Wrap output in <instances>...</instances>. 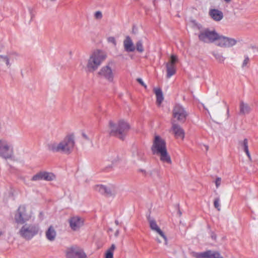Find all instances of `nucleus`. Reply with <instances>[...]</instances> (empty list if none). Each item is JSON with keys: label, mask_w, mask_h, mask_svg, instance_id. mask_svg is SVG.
Wrapping results in <instances>:
<instances>
[{"label": "nucleus", "mask_w": 258, "mask_h": 258, "mask_svg": "<svg viewBox=\"0 0 258 258\" xmlns=\"http://www.w3.org/2000/svg\"><path fill=\"white\" fill-rule=\"evenodd\" d=\"M75 137L73 134L67 135L60 142H53L48 145V149L53 152L70 154L75 146Z\"/></svg>", "instance_id": "f257e3e1"}, {"label": "nucleus", "mask_w": 258, "mask_h": 258, "mask_svg": "<svg viewBox=\"0 0 258 258\" xmlns=\"http://www.w3.org/2000/svg\"><path fill=\"white\" fill-rule=\"evenodd\" d=\"M151 150L153 154L159 156L162 162L171 164V159L167 152L165 141L159 136L155 137Z\"/></svg>", "instance_id": "f03ea898"}, {"label": "nucleus", "mask_w": 258, "mask_h": 258, "mask_svg": "<svg viewBox=\"0 0 258 258\" xmlns=\"http://www.w3.org/2000/svg\"><path fill=\"white\" fill-rule=\"evenodd\" d=\"M107 57L106 53L100 49L93 51L90 55L84 67L86 72H94L100 66Z\"/></svg>", "instance_id": "7ed1b4c3"}, {"label": "nucleus", "mask_w": 258, "mask_h": 258, "mask_svg": "<svg viewBox=\"0 0 258 258\" xmlns=\"http://www.w3.org/2000/svg\"><path fill=\"white\" fill-rule=\"evenodd\" d=\"M108 128V132L111 136H115L123 140L130 129V125L123 119L119 120L117 123L110 120Z\"/></svg>", "instance_id": "20e7f679"}, {"label": "nucleus", "mask_w": 258, "mask_h": 258, "mask_svg": "<svg viewBox=\"0 0 258 258\" xmlns=\"http://www.w3.org/2000/svg\"><path fill=\"white\" fill-rule=\"evenodd\" d=\"M32 211L25 205H22L20 206L16 211L14 220L17 224L22 225L29 221L32 217Z\"/></svg>", "instance_id": "39448f33"}, {"label": "nucleus", "mask_w": 258, "mask_h": 258, "mask_svg": "<svg viewBox=\"0 0 258 258\" xmlns=\"http://www.w3.org/2000/svg\"><path fill=\"white\" fill-rule=\"evenodd\" d=\"M115 73V65L113 61H108L98 72V75L108 82H114Z\"/></svg>", "instance_id": "423d86ee"}, {"label": "nucleus", "mask_w": 258, "mask_h": 258, "mask_svg": "<svg viewBox=\"0 0 258 258\" xmlns=\"http://www.w3.org/2000/svg\"><path fill=\"white\" fill-rule=\"evenodd\" d=\"M39 231V226L35 223H25L19 230V234L26 240H30L38 234Z\"/></svg>", "instance_id": "0eeeda50"}, {"label": "nucleus", "mask_w": 258, "mask_h": 258, "mask_svg": "<svg viewBox=\"0 0 258 258\" xmlns=\"http://www.w3.org/2000/svg\"><path fill=\"white\" fill-rule=\"evenodd\" d=\"M14 153L12 145L6 140L0 139V156L5 159L11 158Z\"/></svg>", "instance_id": "6e6552de"}, {"label": "nucleus", "mask_w": 258, "mask_h": 258, "mask_svg": "<svg viewBox=\"0 0 258 258\" xmlns=\"http://www.w3.org/2000/svg\"><path fill=\"white\" fill-rule=\"evenodd\" d=\"M218 34L214 30L205 29L201 31L199 34V39L204 43H209L216 42Z\"/></svg>", "instance_id": "1a4fd4ad"}, {"label": "nucleus", "mask_w": 258, "mask_h": 258, "mask_svg": "<svg viewBox=\"0 0 258 258\" xmlns=\"http://www.w3.org/2000/svg\"><path fill=\"white\" fill-rule=\"evenodd\" d=\"M173 117L180 122L185 121L187 113L185 109L180 104H176L173 109Z\"/></svg>", "instance_id": "9d476101"}, {"label": "nucleus", "mask_w": 258, "mask_h": 258, "mask_svg": "<svg viewBox=\"0 0 258 258\" xmlns=\"http://www.w3.org/2000/svg\"><path fill=\"white\" fill-rule=\"evenodd\" d=\"M67 258H88L84 250L78 246L68 248L66 251Z\"/></svg>", "instance_id": "9b49d317"}, {"label": "nucleus", "mask_w": 258, "mask_h": 258, "mask_svg": "<svg viewBox=\"0 0 258 258\" xmlns=\"http://www.w3.org/2000/svg\"><path fill=\"white\" fill-rule=\"evenodd\" d=\"M237 40L234 38L220 35L218 34L216 44L221 47H230L235 45Z\"/></svg>", "instance_id": "f8f14e48"}, {"label": "nucleus", "mask_w": 258, "mask_h": 258, "mask_svg": "<svg viewBox=\"0 0 258 258\" xmlns=\"http://www.w3.org/2000/svg\"><path fill=\"white\" fill-rule=\"evenodd\" d=\"M55 179V175L46 171H40L33 175L31 178L32 181H36L41 180L46 181H52Z\"/></svg>", "instance_id": "ddd939ff"}, {"label": "nucleus", "mask_w": 258, "mask_h": 258, "mask_svg": "<svg viewBox=\"0 0 258 258\" xmlns=\"http://www.w3.org/2000/svg\"><path fill=\"white\" fill-rule=\"evenodd\" d=\"M178 61L177 56L172 54L171 55L170 60L166 64V70H167V77L168 78H170L176 73L175 69V63Z\"/></svg>", "instance_id": "4468645a"}, {"label": "nucleus", "mask_w": 258, "mask_h": 258, "mask_svg": "<svg viewBox=\"0 0 258 258\" xmlns=\"http://www.w3.org/2000/svg\"><path fill=\"white\" fill-rule=\"evenodd\" d=\"M95 190L101 194L107 196L114 195L117 192L116 187L112 185L109 186L98 185L95 186Z\"/></svg>", "instance_id": "2eb2a0df"}, {"label": "nucleus", "mask_w": 258, "mask_h": 258, "mask_svg": "<svg viewBox=\"0 0 258 258\" xmlns=\"http://www.w3.org/2000/svg\"><path fill=\"white\" fill-rule=\"evenodd\" d=\"M18 56L16 52L8 53L6 55L0 54V65L5 64L8 69H10L12 66V62Z\"/></svg>", "instance_id": "dca6fc26"}, {"label": "nucleus", "mask_w": 258, "mask_h": 258, "mask_svg": "<svg viewBox=\"0 0 258 258\" xmlns=\"http://www.w3.org/2000/svg\"><path fill=\"white\" fill-rule=\"evenodd\" d=\"M171 124V131L174 134L175 137L177 139L180 138L183 140L185 135L183 129L178 124L176 123L175 120H172Z\"/></svg>", "instance_id": "f3484780"}, {"label": "nucleus", "mask_w": 258, "mask_h": 258, "mask_svg": "<svg viewBox=\"0 0 258 258\" xmlns=\"http://www.w3.org/2000/svg\"><path fill=\"white\" fill-rule=\"evenodd\" d=\"M70 226L74 231L79 230L84 224L83 219L79 216H74L69 219Z\"/></svg>", "instance_id": "a211bd4d"}, {"label": "nucleus", "mask_w": 258, "mask_h": 258, "mask_svg": "<svg viewBox=\"0 0 258 258\" xmlns=\"http://www.w3.org/2000/svg\"><path fill=\"white\" fill-rule=\"evenodd\" d=\"M150 224V227L153 230L157 232L164 240L165 245H167L168 244L167 238L164 233L161 230L159 227L157 225L156 221L154 219H149Z\"/></svg>", "instance_id": "6ab92c4d"}, {"label": "nucleus", "mask_w": 258, "mask_h": 258, "mask_svg": "<svg viewBox=\"0 0 258 258\" xmlns=\"http://www.w3.org/2000/svg\"><path fill=\"white\" fill-rule=\"evenodd\" d=\"M132 157L134 162L143 161L145 160L144 151L139 148H136L133 150Z\"/></svg>", "instance_id": "aec40b11"}, {"label": "nucleus", "mask_w": 258, "mask_h": 258, "mask_svg": "<svg viewBox=\"0 0 258 258\" xmlns=\"http://www.w3.org/2000/svg\"><path fill=\"white\" fill-rule=\"evenodd\" d=\"M123 46L126 52H133L135 50V46L130 36H126L123 41Z\"/></svg>", "instance_id": "412c9836"}, {"label": "nucleus", "mask_w": 258, "mask_h": 258, "mask_svg": "<svg viewBox=\"0 0 258 258\" xmlns=\"http://www.w3.org/2000/svg\"><path fill=\"white\" fill-rule=\"evenodd\" d=\"M45 236L48 240L49 241H53L56 236V232L54 228L52 226L49 227L45 232Z\"/></svg>", "instance_id": "4be33fe9"}, {"label": "nucleus", "mask_w": 258, "mask_h": 258, "mask_svg": "<svg viewBox=\"0 0 258 258\" xmlns=\"http://www.w3.org/2000/svg\"><path fill=\"white\" fill-rule=\"evenodd\" d=\"M107 159L113 164L116 163L121 160L120 157L115 151H110L107 154Z\"/></svg>", "instance_id": "5701e85b"}, {"label": "nucleus", "mask_w": 258, "mask_h": 258, "mask_svg": "<svg viewBox=\"0 0 258 258\" xmlns=\"http://www.w3.org/2000/svg\"><path fill=\"white\" fill-rule=\"evenodd\" d=\"M210 16L211 18L216 21H219L222 19L223 17V13L217 9H213L209 12Z\"/></svg>", "instance_id": "b1692460"}, {"label": "nucleus", "mask_w": 258, "mask_h": 258, "mask_svg": "<svg viewBox=\"0 0 258 258\" xmlns=\"http://www.w3.org/2000/svg\"><path fill=\"white\" fill-rule=\"evenodd\" d=\"M240 113L241 114H248L251 111L250 106L247 103L241 101L240 103Z\"/></svg>", "instance_id": "393cba45"}, {"label": "nucleus", "mask_w": 258, "mask_h": 258, "mask_svg": "<svg viewBox=\"0 0 258 258\" xmlns=\"http://www.w3.org/2000/svg\"><path fill=\"white\" fill-rule=\"evenodd\" d=\"M154 93L156 96V102L158 105H160L164 99L162 91L160 88H154Z\"/></svg>", "instance_id": "a878e982"}, {"label": "nucleus", "mask_w": 258, "mask_h": 258, "mask_svg": "<svg viewBox=\"0 0 258 258\" xmlns=\"http://www.w3.org/2000/svg\"><path fill=\"white\" fill-rule=\"evenodd\" d=\"M146 176H149L153 179L160 178L159 172L156 169H153L148 171Z\"/></svg>", "instance_id": "bb28decb"}, {"label": "nucleus", "mask_w": 258, "mask_h": 258, "mask_svg": "<svg viewBox=\"0 0 258 258\" xmlns=\"http://www.w3.org/2000/svg\"><path fill=\"white\" fill-rule=\"evenodd\" d=\"M115 248V245L114 244H112L110 247L106 250L105 254V258H113V252Z\"/></svg>", "instance_id": "cd10ccee"}, {"label": "nucleus", "mask_w": 258, "mask_h": 258, "mask_svg": "<svg viewBox=\"0 0 258 258\" xmlns=\"http://www.w3.org/2000/svg\"><path fill=\"white\" fill-rule=\"evenodd\" d=\"M212 53L218 62L220 63L224 62L225 58L221 53L218 51H213Z\"/></svg>", "instance_id": "c85d7f7f"}, {"label": "nucleus", "mask_w": 258, "mask_h": 258, "mask_svg": "<svg viewBox=\"0 0 258 258\" xmlns=\"http://www.w3.org/2000/svg\"><path fill=\"white\" fill-rule=\"evenodd\" d=\"M208 258H223L220 253L216 251L208 250Z\"/></svg>", "instance_id": "c756f323"}, {"label": "nucleus", "mask_w": 258, "mask_h": 258, "mask_svg": "<svg viewBox=\"0 0 258 258\" xmlns=\"http://www.w3.org/2000/svg\"><path fill=\"white\" fill-rule=\"evenodd\" d=\"M208 250L203 252H194L193 256L196 258H208Z\"/></svg>", "instance_id": "7c9ffc66"}, {"label": "nucleus", "mask_w": 258, "mask_h": 258, "mask_svg": "<svg viewBox=\"0 0 258 258\" xmlns=\"http://www.w3.org/2000/svg\"><path fill=\"white\" fill-rule=\"evenodd\" d=\"M139 52H143L144 50L142 40H139L136 44L135 49Z\"/></svg>", "instance_id": "2f4dec72"}, {"label": "nucleus", "mask_w": 258, "mask_h": 258, "mask_svg": "<svg viewBox=\"0 0 258 258\" xmlns=\"http://www.w3.org/2000/svg\"><path fill=\"white\" fill-rule=\"evenodd\" d=\"M239 145L241 148L245 151V150L248 149V140L246 139H245L243 141L239 142Z\"/></svg>", "instance_id": "473e14b6"}, {"label": "nucleus", "mask_w": 258, "mask_h": 258, "mask_svg": "<svg viewBox=\"0 0 258 258\" xmlns=\"http://www.w3.org/2000/svg\"><path fill=\"white\" fill-rule=\"evenodd\" d=\"M220 201V198L218 197L215 199L214 202V207L219 211L221 210Z\"/></svg>", "instance_id": "72a5a7b5"}, {"label": "nucleus", "mask_w": 258, "mask_h": 258, "mask_svg": "<svg viewBox=\"0 0 258 258\" xmlns=\"http://www.w3.org/2000/svg\"><path fill=\"white\" fill-rule=\"evenodd\" d=\"M249 62V58L247 55L244 56V59L243 61L242 64V68H245L247 67V64Z\"/></svg>", "instance_id": "f704fd0d"}, {"label": "nucleus", "mask_w": 258, "mask_h": 258, "mask_svg": "<svg viewBox=\"0 0 258 258\" xmlns=\"http://www.w3.org/2000/svg\"><path fill=\"white\" fill-rule=\"evenodd\" d=\"M222 179L221 177H217L215 181V183L217 188H218L221 183Z\"/></svg>", "instance_id": "c9c22d12"}, {"label": "nucleus", "mask_w": 258, "mask_h": 258, "mask_svg": "<svg viewBox=\"0 0 258 258\" xmlns=\"http://www.w3.org/2000/svg\"><path fill=\"white\" fill-rule=\"evenodd\" d=\"M107 41L109 43H112L114 46L116 45V40L114 37H109L107 38Z\"/></svg>", "instance_id": "e433bc0d"}, {"label": "nucleus", "mask_w": 258, "mask_h": 258, "mask_svg": "<svg viewBox=\"0 0 258 258\" xmlns=\"http://www.w3.org/2000/svg\"><path fill=\"white\" fill-rule=\"evenodd\" d=\"M137 81L138 83H139L142 86H143L145 88H147V85L144 83L142 79L141 78H138Z\"/></svg>", "instance_id": "4c0bfd02"}, {"label": "nucleus", "mask_w": 258, "mask_h": 258, "mask_svg": "<svg viewBox=\"0 0 258 258\" xmlns=\"http://www.w3.org/2000/svg\"><path fill=\"white\" fill-rule=\"evenodd\" d=\"M95 17L96 19H101L102 17V13L100 11H97L95 14Z\"/></svg>", "instance_id": "58836bf2"}, {"label": "nucleus", "mask_w": 258, "mask_h": 258, "mask_svg": "<svg viewBox=\"0 0 258 258\" xmlns=\"http://www.w3.org/2000/svg\"><path fill=\"white\" fill-rule=\"evenodd\" d=\"M244 151L245 152V153H246V155L247 156L249 161H251V157L250 153L249 152L248 149L245 150V151Z\"/></svg>", "instance_id": "ea45409f"}, {"label": "nucleus", "mask_w": 258, "mask_h": 258, "mask_svg": "<svg viewBox=\"0 0 258 258\" xmlns=\"http://www.w3.org/2000/svg\"><path fill=\"white\" fill-rule=\"evenodd\" d=\"M159 237H157L156 238V240L158 242V243H161L162 242V241H164V240H163V239L160 237V236L159 235Z\"/></svg>", "instance_id": "a19ab883"}, {"label": "nucleus", "mask_w": 258, "mask_h": 258, "mask_svg": "<svg viewBox=\"0 0 258 258\" xmlns=\"http://www.w3.org/2000/svg\"><path fill=\"white\" fill-rule=\"evenodd\" d=\"M82 136L83 138L85 140H90V139H89V137L85 133H82Z\"/></svg>", "instance_id": "79ce46f5"}, {"label": "nucleus", "mask_w": 258, "mask_h": 258, "mask_svg": "<svg viewBox=\"0 0 258 258\" xmlns=\"http://www.w3.org/2000/svg\"><path fill=\"white\" fill-rule=\"evenodd\" d=\"M139 172H142L143 174H144L145 176H147V173L148 172H146L145 170L144 169H139Z\"/></svg>", "instance_id": "37998d69"}, {"label": "nucleus", "mask_w": 258, "mask_h": 258, "mask_svg": "<svg viewBox=\"0 0 258 258\" xmlns=\"http://www.w3.org/2000/svg\"><path fill=\"white\" fill-rule=\"evenodd\" d=\"M227 4L230 3L232 0H223Z\"/></svg>", "instance_id": "c03bdc74"}, {"label": "nucleus", "mask_w": 258, "mask_h": 258, "mask_svg": "<svg viewBox=\"0 0 258 258\" xmlns=\"http://www.w3.org/2000/svg\"><path fill=\"white\" fill-rule=\"evenodd\" d=\"M212 237L213 239H216V236L215 235H212Z\"/></svg>", "instance_id": "a18cd8bd"}, {"label": "nucleus", "mask_w": 258, "mask_h": 258, "mask_svg": "<svg viewBox=\"0 0 258 258\" xmlns=\"http://www.w3.org/2000/svg\"><path fill=\"white\" fill-rule=\"evenodd\" d=\"M205 147L206 149L207 150H208V146L205 145Z\"/></svg>", "instance_id": "49530a36"}, {"label": "nucleus", "mask_w": 258, "mask_h": 258, "mask_svg": "<svg viewBox=\"0 0 258 258\" xmlns=\"http://www.w3.org/2000/svg\"><path fill=\"white\" fill-rule=\"evenodd\" d=\"M115 222V224H116V225H118V221L116 220Z\"/></svg>", "instance_id": "de8ad7c7"}, {"label": "nucleus", "mask_w": 258, "mask_h": 258, "mask_svg": "<svg viewBox=\"0 0 258 258\" xmlns=\"http://www.w3.org/2000/svg\"><path fill=\"white\" fill-rule=\"evenodd\" d=\"M2 235V232L0 231V236Z\"/></svg>", "instance_id": "09e8293b"}, {"label": "nucleus", "mask_w": 258, "mask_h": 258, "mask_svg": "<svg viewBox=\"0 0 258 258\" xmlns=\"http://www.w3.org/2000/svg\"><path fill=\"white\" fill-rule=\"evenodd\" d=\"M178 212H179V215H181V213L180 211H179Z\"/></svg>", "instance_id": "8fccbe9b"}]
</instances>
